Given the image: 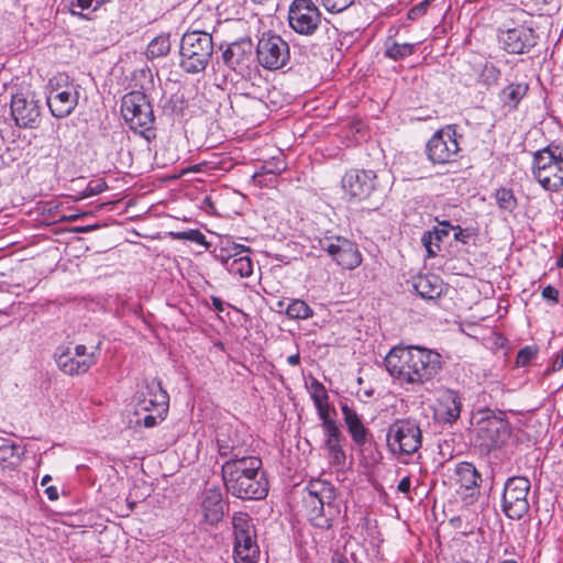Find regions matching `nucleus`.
<instances>
[{"label":"nucleus","mask_w":563,"mask_h":563,"mask_svg":"<svg viewBox=\"0 0 563 563\" xmlns=\"http://www.w3.org/2000/svg\"><path fill=\"white\" fill-rule=\"evenodd\" d=\"M413 53V45L408 43H393L387 46L385 55L394 60L402 59Z\"/></svg>","instance_id":"nucleus-39"},{"label":"nucleus","mask_w":563,"mask_h":563,"mask_svg":"<svg viewBox=\"0 0 563 563\" xmlns=\"http://www.w3.org/2000/svg\"><path fill=\"white\" fill-rule=\"evenodd\" d=\"M536 354L537 352L530 346L521 349L517 355V364L521 366L527 365L536 356Z\"/></svg>","instance_id":"nucleus-49"},{"label":"nucleus","mask_w":563,"mask_h":563,"mask_svg":"<svg viewBox=\"0 0 563 563\" xmlns=\"http://www.w3.org/2000/svg\"><path fill=\"white\" fill-rule=\"evenodd\" d=\"M460 151L455 128H446L435 132L427 143V155L433 164H446L454 161Z\"/></svg>","instance_id":"nucleus-10"},{"label":"nucleus","mask_w":563,"mask_h":563,"mask_svg":"<svg viewBox=\"0 0 563 563\" xmlns=\"http://www.w3.org/2000/svg\"><path fill=\"white\" fill-rule=\"evenodd\" d=\"M328 12L340 13L353 4L354 0H320Z\"/></svg>","instance_id":"nucleus-42"},{"label":"nucleus","mask_w":563,"mask_h":563,"mask_svg":"<svg viewBox=\"0 0 563 563\" xmlns=\"http://www.w3.org/2000/svg\"><path fill=\"white\" fill-rule=\"evenodd\" d=\"M91 4H92V0H76L75 2L71 3L73 9L70 10V12L73 15H79V16L84 18L85 15L75 11L74 7H78L81 10H86V9H89L91 7Z\"/></svg>","instance_id":"nucleus-52"},{"label":"nucleus","mask_w":563,"mask_h":563,"mask_svg":"<svg viewBox=\"0 0 563 563\" xmlns=\"http://www.w3.org/2000/svg\"><path fill=\"white\" fill-rule=\"evenodd\" d=\"M411 479L409 476L404 477L397 486L398 492L408 494L410 492Z\"/></svg>","instance_id":"nucleus-55"},{"label":"nucleus","mask_w":563,"mask_h":563,"mask_svg":"<svg viewBox=\"0 0 563 563\" xmlns=\"http://www.w3.org/2000/svg\"><path fill=\"white\" fill-rule=\"evenodd\" d=\"M429 4L428 1H421L417 5L412 7L408 13L407 16L409 20H416L417 18L423 15L427 12Z\"/></svg>","instance_id":"nucleus-50"},{"label":"nucleus","mask_w":563,"mask_h":563,"mask_svg":"<svg viewBox=\"0 0 563 563\" xmlns=\"http://www.w3.org/2000/svg\"><path fill=\"white\" fill-rule=\"evenodd\" d=\"M530 486V481L523 476H512L506 481L503 493V510L508 518L520 520L528 514L527 497Z\"/></svg>","instance_id":"nucleus-7"},{"label":"nucleus","mask_w":563,"mask_h":563,"mask_svg":"<svg viewBox=\"0 0 563 563\" xmlns=\"http://www.w3.org/2000/svg\"><path fill=\"white\" fill-rule=\"evenodd\" d=\"M256 54L258 63L266 69H279L289 60L288 43L279 35L264 33L258 40Z\"/></svg>","instance_id":"nucleus-9"},{"label":"nucleus","mask_w":563,"mask_h":563,"mask_svg":"<svg viewBox=\"0 0 563 563\" xmlns=\"http://www.w3.org/2000/svg\"><path fill=\"white\" fill-rule=\"evenodd\" d=\"M289 25L302 35H311L318 27L321 13L312 0H295L289 9Z\"/></svg>","instance_id":"nucleus-12"},{"label":"nucleus","mask_w":563,"mask_h":563,"mask_svg":"<svg viewBox=\"0 0 563 563\" xmlns=\"http://www.w3.org/2000/svg\"><path fill=\"white\" fill-rule=\"evenodd\" d=\"M232 528H254L255 523L246 512H235L232 517Z\"/></svg>","instance_id":"nucleus-48"},{"label":"nucleus","mask_w":563,"mask_h":563,"mask_svg":"<svg viewBox=\"0 0 563 563\" xmlns=\"http://www.w3.org/2000/svg\"><path fill=\"white\" fill-rule=\"evenodd\" d=\"M461 398L454 390H446L439 402L437 416L446 423L455 422L461 415Z\"/></svg>","instance_id":"nucleus-29"},{"label":"nucleus","mask_w":563,"mask_h":563,"mask_svg":"<svg viewBox=\"0 0 563 563\" xmlns=\"http://www.w3.org/2000/svg\"><path fill=\"white\" fill-rule=\"evenodd\" d=\"M418 295L424 299H435L442 292V282L438 276H419L413 285Z\"/></svg>","instance_id":"nucleus-30"},{"label":"nucleus","mask_w":563,"mask_h":563,"mask_svg":"<svg viewBox=\"0 0 563 563\" xmlns=\"http://www.w3.org/2000/svg\"><path fill=\"white\" fill-rule=\"evenodd\" d=\"M121 113L130 129L151 141L155 137V117L147 96L142 91H131L122 98Z\"/></svg>","instance_id":"nucleus-5"},{"label":"nucleus","mask_w":563,"mask_h":563,"mask_svg":"<svg viewBox=\"0 0 563 563\" xmlns=\"http://www.w3.org/2000/svg\"><path fill=\"white\" fill-rule=\"evenodd\" d=\"M286 313L291 319H308L313 312L303 300L295 299L288 305Z\"/></svg>","instance_id":"nucleus-37"},{"label":"nucleus","mask_w":563,"mask_h":563,"mask_svg":"<svg viewBox=\"0 0 563 563\" xmlns=\"http://www.w3.org/2000/svg\"><path fill=\"white\" fill-rule=\"evenodd\" d=\"M228 493L243 500H261L268 494V481L264 471L225 484Z\"/></svg>","instance_id":"nucleus-16"},{"label":"nucleus","mask_w":563,"mask_h":563,"mask_svg":"<svg viewBox=\"0 0 563 563\" xmlns=\"http://www.w3.org/2000/svg\"><path fill=\"white\" fill-rule=\"evenodd\" d=\"M311 389V398L314 405L328 401L329 396L327 389L319 380H312Z\"/></svg>","instance_id":"nucleus-45"},{"label":"nucleus","mask_w":563,"mask_h":563,"mask_svg":"<svg viewBox=\"0 0 563 563\" xmlns=\"http://www.w3.org/2000/svg\"><path fill=\"white\" fill-rule=\"evenodd\" d=\"M501 563H517V562H515V561H512V560H505V561H504V562H501Z\"/></svg>","instance_id":"nucleus-64"},{"label":"nucleus","mask_w":563,"mask_h":563,"mask_svg":"<svg viewBox=\"0 0 563 563\" xmlns=\"http://www.w3.org/2000/svg\"><path fill=\"white\" fill-rule=\"evenodd\" d=\"M170 51V41L166 35H158L153 38L146 48V56L148 58H158L167 55Z\"/></svg>","instance_id":"nucleus-35"},{"label":"nucleus","mask_w":563,"mask_h":563,"mask_svg":"<svg viewBox=\"0 0 563 563\" xmlns=\"http://www.w3.org/2000/svg\"><path fill=\"white\" fill-rule=\"evenodd\" d=\"M286 169V164L283 161L274 159L265 162L260 169L254 174V178L263 175H279Z\"/></svg>","instance_id":"nucleus-41"},{"label":"nucleus","mask_w":563,"mask_h":563,"mask_svg":"<svg viewBox=\"0 0 563 563\" xmlns=\"http://www.w3.org/2000/svg\"><path fill=\"white\" fill-rule=\"evenodd\" d=\"M287 362H288V364H289V365H291V366H297V365H299V363H300V355H299L298 353H297V354L289 355V356L287 357Z\"/></svg>","instance_id":"nucleus-58"},{"label":"nucleus","mask_w":563,"mask_h":563,"mask_svg":"<svg viewBox=\"0 0 563 563\" xmlns=\"http://www.w3.org/2000/svg\"><path fill=\"white\" fill-rule=\"evenodd\" d=\"M416 346H395L384 358L388 373L408 383Z\"/></svg>","instance_id":"nucleus-23"},{"label":"nucleus","mask_w":563,"mask_h":563,"mask_svg":"<svg viewBox=\"0 0 563 563\" xmlns=\"http://www.w3.org/2000/svg\"><path fill=\"white\" fill-rule=\"evenodd\" d=\"M52 479V477L49 475H45L43 478H42V482L41 484L43 486H45L49 481Z\"/></svg>","instance_id":"nucleus-61"},{"label":"nucleus","mask_w":563,"mask_h":563,"mask_svg":"<svg viewBox=\"0 0 563 563\" xmlns=\"http://www.w3.org/2000/svg\"><path fill=\"white\" fill-rule=\"evenodd\" d=\"M494 197L499 209L509 213L514 212L518 206L514 191L509 188L501 187L497 189L494 194Z\"/></svg>","instance_id":"nucleus-36"},{"label":"nucleus","mask_w":563,"mask_h":563,"mask_svg":"<svg viewBox=\"0 0 563 563\" xmlns=\"http://www.w3.org/2000/svg\"><path fill=\"white\" fill-rule=\"evenodd\" d=\"M262 460L255 455L243 454L238 457L227 460L222 465V477L224 485L252 474L263 471Z\"/></svg>","instance_id":"nucleus-21"},{"label":"nucleus","mask_w":563,"mask_h":563,"mask_svg":"<svg viewBox=\"0 0 563 563\" xmlns=\"http://www.w3.org/2000/svg\"><path fill=\"white\" fill-rule=\"evenodd\" d=\"M376 174L373 170L353 169L342 178V188L351 199L365 200L376 189Z\"/></svg>","instance_id":"nucleus-18"},{"label":"nucleus","mask_w":563,"mask_h":563,"mask_svg":"<svg viewBox=\"0 0 563 563\" xmlns=\"http://www.w3.org/2000/svg\"><path fill=\"white\" fill-rule=\"evenodd\" d=\"M563 368V350H561L552 362L551 372H556Z\"/></svg>","instance_id":"nucleus-54"},{"label":"nucleus","mask_w":563,"mask_h":563,"mask_svg":"<svg viewBox=\"0 0 563 563\" xmlns=\"http://www.w3.org/2000/svg\"><path fill=\"white\" fill-rule=\"evenodd\" d=\"M253 43L250 38H241L228 45L222 53L223 63L240 75L250 70L253 62Z\"/></svg>","instance_id":"nucleus-20"},{"label":"nucleus","mask_w":563,"mask_h":563,"mask_svg":"<svg viewBox=\"0 0 563 563\" xmlns=\"http://www.w3.org/2000/svg\"><path fill=\"white\" fill-rule=\"evenodd\" d=\"M440 241H437V240H432V247L438 252L440 251V244H439Z\"/></svg>","instance_id":"nucleus-62"},{"label":"nucleus","mask_w":563,"mask_h":563,"mask_svg":"<svg viewBox=\"0 0 563 563\" xmlns=\"http://www.w3.org/2000/svg\"><path fill=\"white\" fill-rule=\"evenodd\" d=\"M532 175L547 191L563 190V152L559 145L551 143L533 153Z\"/></svg>","instance_id":"nucleus-2"},{"label":"nucleus","mask_w":563,"mask_h":563,"mask_svg":"<svg viewBox=\"0 0 563 563\" xmlns=\"http://www.w3.org/2000/svg\"><path fill=\"white\" fill-rule=\"evenodd\" d=\"M500 77V70L493 64H486L484 66L482 78L485 85H496Z\"/></svg>","instance_id":"nucleus-43"},{"label":"nucleus","mask_w":563,"mask_h":563,"mask_svg":"<svg viewBox=\"0 0 563 563\" xmlns=\"http://www.w3.org/2000/svg\"><path fill=\"white\" fill-rule=\"evenodd\" d=\"M542 297L544 299L553 301L554 303L559 302V291L551 285H548L547 287L543 288Z\"/></svg>","instance_id":"nucleus-51"},{"label":"nucleus","mask_w":563,"mask_h":563,"mask_svg":"<svg viewBox=\"0 0 563 563\" xmlns=\"http://www.w3.org/2000/svg\"><path fill=\"white\" fill-rule=\"evenodd\" d=\"M78 100L79 91L77 86L67 84L60 87L58 84L54 86L53 81H49L46 103L53 117L57 119L67 118L77 107Z\"/></svg>","instance_id":"nucleus-11"},{"label":"nucleus","mask_w":563,"mask_h":563,"mask_svg":"<svg viewBox=\"0 0 563 563\" xmlns=\"http://www.w3.org/2000/svg\"><path fill=\"white\" fill-rule=\"evenodd\" d=\"M318 244L342 268L355 269L362 263V254L355 242L341 235H324Z\"/></svg>","instance_id":"nucleus-8"},{"label":"nucleus","mask_w":563,"mask_h":563,"mask_svg":"<svg viewBox=\"0 0 563 563\" xmlns=\"http://www.w3.org/2000/svg\"><path fill=\"white\" fill-rule=\"evenodd\" d=\"M441 368L442 356L438 352L416 346L408 383L422 384L430 380L440 372Z\"/></svg>","instance_id":"nucleus-14"},{"label":"nucleus","mask_w":563,"mask_h":563,"mask_svg":"<svg viewBox=\"0 0 563 563\" xmlns=\"http://www.w3.org/2000/svg\"><path fill=\"white\" fill-rule=\"evenodd\" d=\"M224 506L220 489L211 488L206 490L201 503L202 520L200 523L218 525L224 515Z\"/></svg>","instance_id":"nucleus-26"},{"label":"nucleus","mask_w":563,"mask_h":563,"mask_svg":"<svg viewBox=\"0 0 563 563\" xmlns=\"http://www.w3.org/2000/svg\"><path fill=\"white\" fill-rule=\"evenodd\" d=\"M324 434V448L328 451L329 463L335 467H342L346 462V454L342 448L345 440L338 424L322 429Z\"/></svg>","instance_id":"nucleus-27"},{"label":"nucleus","mask_w":563,"mask_h":563,"mask_svg":"<svg viewBox=\"0 0 563 563\" xmlns=\"http://www.w3.org/2000/svg\"><path fill=\"white\" fill-rule=\"evenodd\" d=\"M316 408H317V411H318V415H319V418L321 420V428L324 429V428H328L330 426H335L338 424L335 420L331 419L330 418V415H329V404L328 401L325 402H321V404H317L314 405Z\"/></svg>","instance_id":"nucleus-47"},{"label":"nucleus","mask_w":563,"mask_h":563,"mask_svg":"<svg viewBox=\"0 0 563 563\" xmlns=\"http://www.w3.org/2000/svg\"><path fill=\"white\" fill-rule=\"evenodd\" d=\"M11 114L20 128H35L41 117V106L34 95L16 93L11 100Z\"/></svg>","instance_id":"nucleus-19"},{"label":"nucleus","mask_w":563,"mask_h":563,"mask_svg":"<svg viewBox=\"0 0 563 563\" xmlns=\"http://www.w3.org/2000/svg\"><path fill=\"white\" fill-rule=\"evenodd\" d=\"M218 452L222 457H238L246 453L244 441L238 430L229 424H222L217 431Z\"/></svg>","instance_id":"nucleus-24"},{"label":"nucleus","mask_w":563,"mask_h":563,"mask_svg":"<svg viewBox=\"0 0 563 563\" xmlns=\"http://www.w3.org/2000/svg\"><path fill=\"white\" fill-rule=\"evenodd\" d=\"M528 92V85L526 84H509L506 86L499 93V99L503 102L504 107H507L509 110L517 109L521 99Z\"/></svg>","instance_id":"nucleus-31"},{"label":"nucleus","mask_w":563,"mask_h":563,"mask_svg":"<svg viewBox=\"0 0 563 563\" xmlns=\"http://www.w3.org/2000/svg\"><path fill=\"white\" fill-rule=\"evenodd\" d=\"M169 406V396L157 379L146 380L135 405L136 424L153 428L163 421Z\"/></svg>","instance_id":"nucleus-3"},{"label":"nucleus","mask_w":563,"mask_h":563,"mask_svg":"<svg viewBox=\"0 0 563 563\" xmlns=\"http://www.w3.org/2000/svg\"><path fill=\"white\" fill-rule=\"evenodd\" d=\"M95 352H88L86 345L78 344L70 350H66L56 354V362L60 371L67 375H80L89 371L96 364Z\"/></svg>","instance_id":"nucleus-15"},{"label":"nucleus","mask_w":563,"mask_h":563,"mask_svg":"<svg viewBox=\"0 0 563 563\" xmlns=\"http://www.w3.org/2000/svg\"><path fill=\"white\" fill-rule=\"evenodd\" d=\"M455 482L459 485L457 494L466 505L474 504L481 492L482 476L470 462H460L454 468Z\"/></svg>","instance_id":"nucleus-17"},{"label":"nucleus","mask_w":563,"mask_h":563,"mask_svg":"<svg viewBox=\"0 0 563 563\" xmlns=\"http://www.w3.org/2000/svg\"><path fill=\"white\" fill-rule=\"evenodd\" d=\"M80 217H81L80 214H73V216H69L68 219L71 221H75V220L79 219Z\"/></svg>","instance_id":"nucleus-63"},{"label":"nucleus","mask_w":563,"mask_h":563,"mask_svg":"<svg viewBox=\"0 0 563 563\" xmlns=\"http://www.w3.org/2000/svg\"><path fill=\"white\" fill-rule=\"evenodd\" d=\"M441 368L442 356L438 352L416 346L408 383L422 384L430 380L440 372Z\"/></svg>","instance_id":"nucleus-13"},{"label":"nucleus","mask_w":563,"mask_h":563,"mask_svg":"<svg viewBox=\"0 0 563 563\" xmlns=\"http://www.w3.org/2000/svg\"><path fill=\"white\" fill-rule=\"evenodd\" d=\"M499 42L509 54H525L537 44V35L532 29L519 25L500 32Z\"/></svg>","instance_id":"nucleus-22"},{"label":"nucleus","mask_w":563,"mask_h":563,"mask_svg":"<svg viewBox=\"0 0 563 563\" xmlns=\"http://www.w3.org/2000/svg\"><path fill=\"white\" fill-rule=\"evenodd\" d=\"M180 67L187 74L202 73L213 54L212 35L203 31H188L180 40Z\"/></svg>","instance_id":"nucleus-4"},{"label":"nucleus","mask_w":563,"mask_h":563,"mask_svg":"<svg viewBox=\"0 0 563 563\" xmlns=\"http://www.w3.org/2000/svg\"><path fill=\"white\" fill-rule=\"evenodd\" d=\"M213 309L218 312H222L224 310L223 301L219 297H211Z\"/></svg>","instance_id":"nucleus-57"},{"label":"nucleus","mask_w":563,"mask_h":563,"mask_svg":"<svg viewBox=\"0 0 563 563\" xmlns=\"http://www.w3.org/2000/svg\"><path fill=\"white\" fill-rule=\"evenodd\" d=\"M169 234L175 240L191 241V242H195L200 245L207 244L205 234L197 229H191L188 231H180V232H170Z\"/></svg>","instance_id":"nucleus-40"},{"label":"nucleus","mask_w":563,"mask_h":563,"mask_svg":"<svg viewBox=\"0 0 563 563\" xmlns=\"http://www.w3.org/2000/svg\"><path fill=\"white\" fill-rule=\"evenodd\" d=\"M387 445L391 453L412 455L422 445V431L416 420L397 419L388 428Z\"/></svg>","instance_id":"nucleus-6"},{"label":"nucleus","mask_w":563,"mask_h":563,"mask_svg":"<svg viewBox=\"0 0 563 563\" xmlns=\"http://www.w3.org/2000/svg\"><path fill=\"white\" fill-rule=\"evenodd\" d=\"M450 230H455L454 227L448 223H441V228H434L433 231H426L421 238V242L427 250L428 257H434L437 251L432 247V240L441 241L443 236H448Z\"/></svg>","instance_id":"nucleus-33"},{"label":"nucleus","mask_w":563,"mask_h":563,"mask_svg":"<svg viewBox=\"0 0 563 563\" xmlns=\"http://www.w3.org/2000/svg\"><path fill=\"white\" fill-rule=\"evenodd\" d=\"M247 252H250V247L236 243H231L227 246H222L219 250H216L214 257L223 265L225 269H228V264L234 256L240 255V253Z\"/></svg>","instance_id":"nucleus-34"},{"label":"nucleus","mask_w":563,"mask_h":563,"mask_svg":"<svg viewBox=\"0 0 563 563\" xmlns=\"http://www.w3.org/2000/svg\"><path fill=\"white\" fill-rule=\"evenodd\" d=\"M19 445L9 442L7 439L0 438V460L8 461L18 455Z\"/></svg>","instance_id":"nucleus-44"},{"label":"nucleus","mask_w":563,"mask_h":563,"mask_svg":"<svg viewBox=\"0 0 563 563\" xmlns=\"http://www.w3.org/2000/svg\"><path fill=\"white\" fill-rule=\"evenodd\" d=\"M234 559L238 563H256L260 547L256 530H235Z\"/></svg>","instance_id":"nucleus-25"},{"label":"nucleus","mask_w":563,"mask_h":563,"mask_svg":"<svg viewBox=\"0 0 563 563\" xmlns=\"http://www.w3.org/2000/svg\"><path fill=\"white\" fill-rule=\"evenodd\" d=\"M474 418V444L482 454L500 449L510 438L511 428L505 411L483 408L476 411Z\"/></svg>","instance_id":"nucleus-1"},{"label":"nucleus","mask_w":563,"mask_h":563,"mask_svg":"<svg viewBox=\"0 0 563 563\" xmlns=\"http://www.w3.org/2000/svg\"><path fill=\"white\" fill-rule=\"evenodd\" d=\"M341 411L343 415V420L346 426V429L361 421V418L357 415V412L353 408H351L346 402H341Z\"/></svg>","instance_id":"nucleus-46"},{"label":"nucleus","mask_w":563,"mask_h":563,"mask_svg":"<svg viewBox=\"0 0 563 563\" xmlns=\"http://www.w3.org/2000/svg\"><path fill=\"white\" fill-rule=\"evenodd\" d=\"M227 271L234 276L249 277L253 274V262L249 255L240 253L228 264Z\"/></svg>","instance_id":"nucleus-32"},{"label":"nucleus","mask_w":563,"mask_h":563,"mask_svg":"<svg viewBox=\"0 0 563 563\" xmlns=\"http://www.w3.org/2000/svg\"><path fill=\"white\" fill-rule=\"evenodd\" d=\"M308 498L306 501L311 505L314 509L319 505L321 510L324 505H331L335 499L334 487L322 479H313L307 486Z\"/></svg>","instance_id":"nucleus-28"},{"label":"nucleus","mask_w":563,"mask_h":563,"mask_svg":"<svg viewBox=\"0 0 563 563\" xmlns=\"http://www.w3.org/2000/svg\"><path fill=\"white\" fill-rule=\"evenodd\" d=\"M332 563H349V561L343 555L335 553L332 558Z\"/></svg>","instance_id":"nucleus-59"},{"label":"nucleus","mask_w":563,"mask_h":563,"mask_svg":"<svg viewBox=\"0 0 563 563\" xmlns=\"http://www.w3.org/2000/svg\"><path fill=\"white\" fill-rule=\"evenodd\" d=\"M347 432L350 433L355 445L358 448H363L369 441L371 438V432L363 424L362 420L356 424L350 427L347 429Z\"/></svg>","instance_id":"nucleus-38"},{"label":"nucleus","mask_w":563,"mask_h":563,"mask_svg":"<svg viewBox=\"0 0 563 563\" xmlns=\"http://www.w3.org/2000/svg\"><path fill=\"white\" fill-rule=\"evenodd\" d=\"M91 230H93L92 225H86V227L77 228L76 232L87 233V232H90Z\"/></svg>","instance_id":"nucleus-60"},{"label":"nucleus","mask_w":563,"mask_h":563,"mask_svg":"<svg viewBox=\"0 0 563 563\" xmlns=\"http://www.w3.org/2000/svg\"><path fill=\"white\" fill-rule=\"evenodd\" d=\"M45 494L47 496V498L52 501L54 500H57L58 499V490L55 486H48L46 487L45 489Z\"/></svg>","instance_id":"nucleus-56"},{"label":"nucleus","mask_w":563,"mask_h":563,"mask_svg":"<svg viewBox=\"0 0 563 563\" xmlns=\"http://www.w3.org/2000/svg\"><path fill=\"white\" fill-rule=\"evenodd\" d=\"M454 240L460 241L464 244L468 242V239L471 238V233L466 230L461 229L460 227H456L454 230Z\"/></svg>","instance_id":"nucleus-53"}]
</instances>
